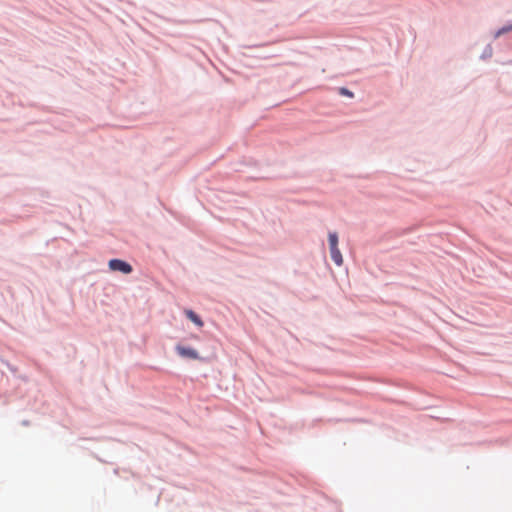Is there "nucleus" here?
Wrapping results in <instances>:
<instances>
[{
    "label": "nucleus",
    "mask_w": 512,
    "mask_h": 512,
    "mask_svg": "<svg viewBox=\"0 0 512 512\" xmlns=\"http://www.w3.org/2000/svg\"><path fill=\"white\" fill-rule=\"evenodd\" d=\"M328 245L329 249L331 248H337L339 245V236L336 231H329L328 232Z\"/></svg>",
    "instance_id": "39448f33"
},
{
    "label": "nucleus",
    "mask_w": 512,
    "mask_h": 512,
    "mask_svg": "<svg viewBox=\"0 0 512 512\" xmlns=\"http://www.w3.org/2000/svg\"><path fill=\"white\" fill-rule=\"evenodd\" d=\"M21 425H22V426H29V425H30V421H29V420H26V419H25V420H22V421H21Z\"/></svg>",
    "instance_id": "1a4fd4ad"
},
{
    "label": "nucleus",
    "mask_w": 512,
    "mask_h": 512,
    "mask_svg": "<svg viewBox=\"0 0 512 512\" xmlns=\"http://www.w3.org/2000/svg\"><path fill=\"white\" fill-rule=\"evenodd\" d=\"M337 93L342 97L354 98V92L346 86L338 87Z\"/></svg>",
    "instance_id": "6e6552de"
},
{
    "label": "nucleus",
    "mask_w": 512,
    "mask_h": 512,
    "mask_svg": "<svg viewBox=\"0 0 512 512\" xmlns=\"http://www.w3.org/2000/svg\"><path fill=\"white\" fill-rule=\"evenodd\" d=\"M512 31V22H509L503 26H501L500 28H498L494 34H493V38L494 39H497L499 38L500 36L506 34V33H509Z\"/></svg>",
    "instance_id": "423d86ee"
},
{
    "label": "nucleus",
    "mask_w": 512,
    "mask_h": 512,
    "mask_svg": "<svg viewBox=\"0 0 512 512\" xmlns=\"http://www.w3.org/2000/svg\"><path fill=\"white\" fill-rule=\"evenodd\" d=\"M492 55H493V47H492V45L489 43V44H487V45L484 47V49H483V51H482V53H481V55H480V59H481V60H483V61H485V60L490 59V58L492 57Z\"/></svg>",
    "instance_id": "0eeeda50"
},
{
    "label": "nucleus",
    "mask_w": 512,
    "mask_h": 512,
    "mask_svg": "<svg viewBox=\"0 0 512 512\" xmlns=\"http://www.w3.org/2000/svg\"><path fill=\"white\" fill-rule=\"evenodd\" d=\"M8 367H9V369H10L11 371H15V370H16L15 368H13V367H12V366H10V365H8Z\"/></svg>",
    "instance_id": "9d476101"
},
{
    "label": "nucleus",
    "mask_w": 512,
    "mask_h": 512,
    "mask_svg": "<svg viewBox=\"0 0 512 512\" xmlns=\"http://www.w3.org/2000/svg\"><path fill=\"white\" fill-rule=\"evenodd\" d=\"M108 268L111 272H119L123 275H129L133 272V266L124 259L111 258L108 261Z\"/></svg>",
    "instance_id": "f03ea898"
},
{
    "label": "nucleus",
    "mask_w": 512,
    "mask_h": 512,
    "mask_svg": "<svg viewBox=\"0 0 512 512\" xmlns=\"http://www.w3.org/2000/svg\"><path fill=\"white\" fill-rule=\"evenodd\" d=\"M329 250H330V257H331L332 261L337 266H341L343 264V257H342V254H341V251H340L339 247L331 248Z\"/></svg>",
    "instance_id": "20e7f679"
},
{
    "label": "nucleus",
    "mask_w": 512,
    "mask_h": 512,
    "mask_svg": "<svg viewBox=\"0 0 512 512\" xmlns=\"http://www.w3.org/2000/svg\"><path fill=\"white\" fill-rule=\"evenodd\" d=\"M176 354L185 360H197L204 362L206 358L200 356L199 352L192 346L179 342L175 345Z\"/></svg>",
    "instance_id": "f257e3e1"
},
{
    "label": "nucleus",
    "mask_w": 512,
    "mask_h": 512,
    "mask_svg": "<svg viewBox=\"0 0 512 512\" xmlns=\"http://www.w3.org/2000/svg\"><path fill=\"white\" fill-rule=\"evenodd\" d=\"M183 314L186 317V319L191 321L198 328H202L204 326V321L202 317L192 308H185L183 310Z\"/></svg>",
    "instance_id": "7ed1b4c3"
}]
</instances>
